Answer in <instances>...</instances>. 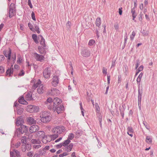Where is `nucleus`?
<instances>
[{
  "label": "nucleus",
  "instance_id": "393cba45",
  "mask_svg": "<svg viewBox=\"0 0 157 157\" xmlns=\"http://www.w3.org/2000/svg\"><path fill=\"white\" fill-rule=\"evenodd\" d=\"M25 98L27 100L31 101L33 100L32 93L31 92H29L26 94Z\"/></svg>",
  "mask_w": 157,
  "mask_h": 157
},
{
  "label": "nucleus",
  "instance_id": "f704fd0d",
  "mask_svg": "<svg viewBox=\"0 0 157 157\" xmlns=\"http://www.w3.org/2000/svg\"><path fill=\"white\" fill-rule=\"evenodd\" d=\"M101 24V20L100 17H98L96 21V25L98 27H100Z\"/></svg>",
  "mask_w": 157,
  "mask_h": 157
},
{
  "label": "nucleus",
  "instance_id": "ddd939ff",
  "mask_svg": "<svg viewBox=\"0 0 157 157\" xmlns=\"http://www.w3.org/2000/svg\"><path fill=\"white\" fill-rule=\"evenodd\" d=\"M39 129V127L37 125H33L29 128V131L31 133H32L38 130Z\"/></svg>",
  "mask_w": 157,
  "mask_h": 157
},
{
  "label": "nucleus",
  "instance_id": "a878e982",
  "mask_svg": "<svg viewBox=\"0 0 157 157\" xmlns=\"http://www.w3.org/2000/svg\"><path fill=\"white\" fill-rule=\"evenodd\" d=\"M38 93L40 94L43 93L44 92L43 89V86L42 85H40L37 89Z\"/></svg>",
  "mask_w": 157,
  "mask_h": 157
},
{
  "label": "nucleus",
  "instance_id": "a18cd8bd",
  "mask_svg": "<svg viewBox=\"0 0 157 157\" xmlns=\"http://www.w3.org/2000/svg\"><path fill=\"white\" fill-rule=\"evenodd\" d=\"M15 153L17 157H20V153L19 151L16 149H13V151Z\"/></svg>",
  "mask_w": 157,
  "mask_h": 157
},
{
  "label": "nucleus",
  "instance_id": "bb28decb",
  "mask_svg": "<svg viewBox=\"0 0 157 157\" xmlns=\"http://www.w3.org/2000/svg\"><path fill=\"white\" fill-rule=\"evenodd\" d=\"M31 142L33 144H39L41 143L40 140L39 139H32L31 140Z\"/></svg>",
  "mask_w": 157,
  "mask_h": 157
},
{
  "label": "nucleus",
  "instance_id": "49530a36",
  "mask_svg": "<svg viewBox=\"0 0 157 157\" xmlns=\"http://www.w3.org/2000/svg\"><path fill=\"white\" fill-rule=\"evenodd\" d=\"M136 35V33L134 31H133L132 33V35L130 36V38L131 40H133L134 38V37Z\"/></svg>",
  "mask_w": 157,
  "mask_h": 157
},
{
  "label": "nucleus",
  "instance_id": "8fccbe9b",
  "mask_svg": "<svg viewBox=\"0 0 157 157\" xmlns=\"http://www.w3.org/2000/svg\"><path fill=\"white\" fill-rule=\"evenodd\" d=\"M143 16V14L142 12L140 13L139 14L138 17V19L139 21L141 22L142 20V16Z\"/></svg>",
  "mask_w": 157,
  "mask_h": 157
},
{
  "label": "nucleus",
  "instance_id": "7c9ffc66",
  "mask_svg": "<svg viewBox=\"0 0 157 157\" xmlns=\"http://www.w3.org/2000/svg\"><path fill=\"white\" fill-rule=\"evenodd\" d=\"M32 37L34 42L36 44H37L39 43V41H38V38H37V35L36 34H32Z\"/></svg>",
  "mask_w": 157,
  "mask_h": 157
},
{
  "label": "nucleus",
  "instance_id": "b1692460",
  "mask_svg": "<svg viewBox=\"0 0 157 157\" xmlns=\"http://www.w3.org/2000/svg\"><path fill=\"white\" fill-rule=\"evenodd\" d=\"M45 47H44L42 46H38V49L40 54H45L46 53V50L45 48Z\"/></svg>",
  "mask_w": 157,
  "mask_h": 157
},
{
  "label": "nucleus",
  "instance_id": "0eeeda50",
  "mask_svg": "<svg viewBox=\"0 0 157 157\" xmlns=\"http://www.w3.org/2000/svg\"><path fill=\"white\" fill-rule=\"evenodd\" d=\"M43 76L45 78H49L51 74V68L49 67L45 68L43 71Z\"/></svg>",
  "mask_w": 157,
  "mask_h": 157
},
{
  "label": "nucleus",
  "instance_id": "ea45409f",
  "mask_svg": "<svg viewBox=\"0 0 157 157\" xmlns=\"http://www.w3.org/2000/svg\"><path fill=\"white\" fill-rule=\"evenodd\" d=\"M28 26L32 31L35 32V29L34 28L33 25L30 22L28 23Z\"/></svg>",
  "mask_w": 157,
  "mask_h": 157
},
{
  "label": "nucleus",
  "instance_id": "c9c22d12",
  "mask_svg": "<svg viewBox=\"0 0 157 157\" xmlns=\"http://www.w3.org/2000/svg\"><path fill=\"white\" fill-rule=\"evenodd\" d=\"M38 154L39 155H45L46 154V151L43 149H40L38 151Z\"/></svg>",
  "mask_w": 157,
  "mask_h": 157
},
{
  "label": "nucleus",
  "instance_id": "a19ab883",
  "mask_svg": "<svg viewBox=\"0 0 157 157\" xmlns=\"http://www.w3.org/2000/svg\"><path fill=\"white\" fill-rule=\"evenodd\" d=\"M119 109L120 110L121 115L122 116V118H123L124 117V112L125 110L122 109L121 107V106L119 107Z\"/></svg>",
  "mask_w": 157,
  "mask_h": 157
},
{
  "label": "nucleus",
  "instance_id": "58836bf2",
  "mask_svg": "<svg viewBox=\"0 0 157 157\" xmlns=\"http://www.w3.org/2000/svg\"><path fill=\"white\" fill-rule=\"evenodd\" d=\"M20 131H21L20 128L17 129L15 132V135L17 136V137L19 136L20 135L22 134L21 132Z\"/></svg>",
  "mask_w": 157,
  "mask_h": 157
},
{
  "label": "nucleus",
  "instance_id": "6e6d98bb",
  "mask_svg": "<svg viewBox=\"0 0 157 157\" xmlns=\"http://www.w3.org/2000/svg\"><path fill=\"white\" fill-rule=\"evenodd\" d=\"M41 147L40 145L38 144L34 145L33 146V149H38L40 148Z\"/></svg>",
  "mask_w": 157,
  "mask_h": 157
},
{
  "label": "nucleus",
  "instance_id": "79ce46f5",
  "mask_svg": "<svg viewBox=\"0 0 157 157\" xmlns=\"http://www.w3.org/2000/svg\"><path fill=\"white\" fill-rule=\"evenodd\" d=\"M21 142L25 144L26 143V137L25 136H23L21 139Z\"/></svg>",
  "mask_w": 157,
  "mask_h": 157
},
{
  "label": "nucleus",
  "instance_id": "c03bdc74",
  "mask_svg": "<svg viewBox=\"0 0 157 157\" xmlns=\"http://www.w3.org/2000/svg\"><path fill=\"white\" fill-rule=\"evenodd\" d=\"M34 27L35 28V31H36L38 33H40V29L39 26L36 24L34 25Z\"/></svg>",
  "mask_w": 157,
  "mask_h": 157
},
{
  "label": "nucleus",
  "instance_id": "4be33fe9",
  "mask_svg": "<svg viewBox=\"0 0 157 157\" xmlns=\"http://www.w3.org/2000/svg\"><path fill=\"white\" fill-rule=\"evenodd\" d=\"M97 116L98 118V120L99 122L100 127L101 128H102L101 122L102 118V115L100 113H98L97 114Z\"/></svg>",
  "mask_w": 157,
  "mask_h": 157
},
{
  "label": "nucleus",
  "instance_id": "72a5a7b5",
  "mask_svg": "<svg viewBox=\"0 0 157 157\" xmlns=\"http://www.w3.org/2000/svg\"><path fill=\"white\" fill-rule=\"evenodd\" d=\"M23 110L24 109L22 108H17V113L18 115H21L22 113Z\"/></svg>",
  "mask_w": 157,
  "mask_h": 157
},
{
  "label": "nucleus",
  "instance_id": "1a4fd4ad",
  "mask_svg": "<svg viewBox=\"0 0 157 157\" xmlns=\"http://www.w3.org/2000/svg\"><path fill=\"white\" fill-rule=\"evenodd\" d=\"M33 56L37 61H39L40 62H43L45 58L44 56L40 55L36 52L33 53Z\"/></svg>",
  "mask_w": 157,
  "mask_h": 157
},
{
  "label": "nucleus",
  "instance_id": "864d4df0",
  "mask_svg": "<svg viewBox=\"0 0 157 157\" xmlns=\"http://www.w3.org/2000/svg\"><path fill=\"white\" fill-rule=\"evenodd\" d=\"M143 124L147 129L148 130H149L150 129L149 126L148 125L147 123L145 121H143Z\"/></svg>",
  "mask_w": 157,
  "mask_h": 157
},
{
  "label": "nucleus",
  "instance_id": "dca6fc26",
  "mask_svg": "<svg viewBox=\"0 0 157 157\" xmlns=\"http://www.w3.org/2000/svg\"><path fill=\"white\" fill-rule=\"evenodd\" d=\"M11 50L10 48H9V50L8 51H4V54L5 56L8 58V62H9L11 59Z\"/></svg>",
  "mask_w": 157,
  "mask_h": 157
},
{
  "label": "nucleus",
  "instance_id": "4468645a",
  "mask_svg": "<svg viewBox=\"0 0 157 157\" xmlns=\"http://www.w3.org/2000/svg\"><path fill=\"white\" fill-rule=\"evenodd\" d=\"M13 65L12 64L10 68L8 67L7 69L6 72V75H9V77L12 76V75L13 73Z\"/></svg>",
  "mask_w": 157,
  "mask_h": 157
},
{
  "label": "nucleus",
  "instance_id": "5fc2aeb1",
  "mask_svg": "<svg viewBox=\"0 0 157 157\" xmlns=\"http://www.w3.org/2000/svg\"><path fill=\"white\" fill-rule=\"evenodd\" d=\"M5 72L4 67L2 66H0V74H2Z\"/></svg>",
  "mask_w": 157,
  "mask_h": 157
},
{
  "label": "nucleus",
  "instance_id": "2f4dec72",
  "mask_svg": "<svg viewBox=\"0 0 157 157\" xmlns=\"http://www.w3.org/2000/svg\"><path fill=\"white\" fill-rule=\"evenodd\" d=\"M41 81L40 79H38L37 82L34 83L33 85V88L34 89H36L37 87H38L39 85H41Z\"/></svg>",
  "mask_w": 157,
  "mask_h": 157
},
{
  "label": "nucleus",
  "instance_id": "2eb2a0df",
  "mask_svg": "<svg viewBox=\"0 0 157 157\" xmlns=\"http://www.w3.org/2000/svg\"><path fill=\"white\" fill-rule=\"evenodd\" d=\"M53 103V100L51 98H48L47 100V101L45 102V103L48 105V108L49 109H51L53 107L52 105H50L51 104Z\"/></svg>",
  "mask_w": 157,
  "mask_h": 157
},
{
  "label": "nucleus",
  "instance_id": "aec40b11",
  "mask_svg": "<svg viewBox=\"0 0 157 157\" xmlns=\"http://www.w3.org/2000/svg\"><path fill=\"white\" fill-rule=\"evenodd\" d=\"M133 128L131 126H128L127 127V134L131 137H132L133 136Z\"/></svg>",
  "mask_w": 157,
  "mask_h": 157
},
{
  "label": "nucleus",
  "instance_id": "9b49d317",
  "mask_svg": "<svg viewBox=\"0 0 157 157\" xmlns=\"http://www.w3.org/2000/svg\"><path fill=\"white\" fill-rule=\"evenodd\" d=\"M48 93L51 95H57L60 94V92L59 90L56 88H53L49 90Z\"/></svg>",
  "mask_w": 157,
  "mask_h": 157
},
{
  "label": "nucleus",
  "instance_id": "37998d69",
  "mask_svg": "<svg viewBox=\"0 0 157 157\" xmlns=\"http://www.w3.org/2000/svg\"><path fill=\"white\" fill-rule=\"evenodd\" d=\"M95 43V41L94 40L91 39L88 42V45L90 46H92L94 45Z\"/></svg>",
  "mask_w": 157,
  "mask_h": 157
},
{
  "label": "nucleus",
  "instance_id": "c85d7f7f",
  "mask_svg": "<svg viewBox=\"0 0 157 157\" xmlns=\"http://www.w3.org/2000/svg\"><path fill=\"white\" fill-rule=\"evenodd\" d=\"M18 102L20 104L23 105H26L28 104V102L25 100L24 97H22L18 100Z\"/></svg>",
  "mask_w": 157,
  "mask_h": 157
},
{
  "label": "nucleus",
  "instance_id": "20e7f679",
  "mask_svg": "<svg viewBox=\"0 0 157 157\" xmlns=\"http://www.w3.org/2000/svg\"><path fill=\"white\" fill-rule=\"evenodd\" d=\"M35 137H38L39 138L42 139V141L43 143H46L48 142H50L49 141L47 140L44 141V140L48 138L47 136L45 135V133L43 131H39L36 133Z\"/></svg>",
  "mask_w": 157,
  "mask_h": 157
},
{
  "label": "nucleus",
  "instance_id": "69168bd1",
  "mask_svg": "<svg viewBox=\"0 0 157 157\" xmlns=\"http://www.w3.org/2000/svg\"><path fill=\"white\" fill-rule=\"evenodd\" d=\"M25 74V72L23 70H21L20 73L18 74V75L19 76H23Z\"/></svg>",
  "mask_w": 157,
  "mask_h": 157
},
{
  "label": "nucleus",
  "instance_id": "774afa93",
  "mask_svg": "<svg viewBox=\"0 0 157 157\" xmlns=\"http://www.w3.org/2000/svg\"><path fill=\"white\" fill-rule=\"evenodd\" d=\"M140 64V62L139 60H137L136 61V68L137 69L138 67Z\"/></svg>",
  "mask_w": 157,
  "mask_h": 157
},
{
  "label": "nucleus",
  "instance_id": "13d9d810",
  "mask_svg": "<svg viewBox=\"0 0 157 157\" xmlns=\"http://www.w3.org/2000/svg\"><path fill=\"white\" fill-rule=\"evenodd\" d=\"M67 27L68 29H69L70 28L71 26V23L69 21H68L66 24Z\"/></svg>",
  "mask_w": 157,
  "mask_h": 157
},
{
  "label": "nucleus",
  "instance_id": "6ab92c4d",
  "mask_svg": "<svg viewBox=\"0 0 157 157\" xmlns=\"http://www.w3.org/2000/svg\"><path fill=\"white\" fill-rule=\"evenodd\" d=\"M74 135L73 133H70L68 136L67 139L64 140V141H67V144L68 145H69V144L71 143H70L71 142V140H72L74 138Z\"/></svg>",
  "mask_w": 157,
  "mask_h": 157
},
{
  "label": "nucleus",
  "instance_id": "338daca9",
  "mask_svg": "<svg viewBox=\"0 0 157 157\" xmlns=\"http://www.w3.org/2000/svg\"><path fill=\"white\" fill-rule=\"evenodd\" d=\"M27 155L29 157H32L33 155V152L32 151H29L27 153Z\"/></svg>",
  "mask_w": 157,
  "mask_h": 157
},
{
  "label": "nucleus",
  "instance_id": "9d476101",
  "mask_svg": "<svg viewBox=\"0 0 157 157\" xmlns=\"http://www.w3.org/2000/svg\"><path fill=\"white\" fill-rule=\"evenodd\" d=\"M59 76L55 75L53 76L52 78V86L54 87H56L57 86L59 82Z\"/></svg>",
  "mask_w": 157,
  "mask_h": 157
},
{
  "label": "nucleus",
  "instance_id": "412c9836",
  "mask_svg": "<svg viewBox=\"0 0 157 157\" xmlns=\"http://www.w3.org/2000/svg\"><path fill=\"white\" fill-rule=\"evenodd\" d=\"M19 128L21 131L20 132H21L22 134L24 132H25L28 131V127L23 124H21Z\"/></svg>",
  "mask_w": 157,
  "mask_h": 157
},
{
  "label": "nucleus",
  "instance_id": "7ed1b4c3",
  "mask_svg": "<svg viewBox=\"0 0 157 157\" xmlns=\"http://www.w3.org/2000/svg\"><path fill=\"white\" fill-rule=\"evenodd\" d=\"M67 141H64L63 142L59 144H57L56 145V147L57 148H60L62 146L64 147L63 150L67 152L71 151L73 147V144L71 143L68 145L67 144Z\"/></svg>",
  "mask_w": 157,
  "mask_h": 157
},
{
  "label": "nucleus",
  "instance_id": "4d7b16f0",
  "mask_svg": "<svg viewBox=\"0 0 157 157\" xmlns=\"http://www.w3.org/2000/svg\"><path fill=\"white\" fill-rule=\"evenodd\" d=\"M128 37L127 36V33H126L125 35L124 36V45H125L126 44L127 41V40Z\"/></svg>",
  "mask_w": 157,
  "mask_h": 157
},
{
  "label": "nucleus",
  "instance_id": "f03ea898",
  "mask_svg": "<svg viewBox=\"0 0 157 157\" xmlns=\"http://www.w3.org/2000/svg\"><path fill=\"white\" fill-rule=\"evenodd\" d=\"M40 120L44 123H48L51 120V117L50 112L44 111L40 114Z\"/></svg>",
  "mask_w": 157,
  "mask_h": 157
},
{
  "label": "nucleus",
  "instance_id": "473e14b6",
  "mask_svg": "<svg viewBox=\"0 0 157 157\" xmlns=\"http://www.w3.org/2000/svg\"><path fill=\"white\" fill-rule=\"evenodd\" d=\"M146 142L148 144H151L152 143V138L150 136H147L146 139Z\"/></svg>",
  "mask_w": 157,
  "mask_h": 157
},
{
  "label": "nucleus",
  "instance_id": "a211bd4d",
  "mask_svg": "<svg viewBox=\"0 0 157 157\" xmlns=\"http://www.w3.org/2000/svg\"><path fill=\"white\" fill-rule=\"evenodd\" d=\"M38 39L40 41V44L42 46L44 47H45L46 46L45 40L43 36L41 35L38 36Z\"/></svg>",
  "mask_w": 157,
  "mask_h": 157
},
{
  "label": "nucleus",
  "instance_id": "f8f14e48",
  "mask_svg": "<svg viewBox=\"0 0 157 157\" xmlns=\"http://www.w3.org/2000/svg\"><path fill=\"white\" fill-rule=\"evenodd\" d=\"M81 55L84 57H88L90 56V51L87 49H83L81 52Z\"/></svg>",
  "mask_w": 157,
  "mask_h": 157
},
{
  "label": "nucleus",
  "instance_id": "052dcab7",
  "mask_svg": "<svg viewBox=\"0 0 157 157\" xmlns=\"http://www.w3.org/2000/svg\"><path fill=\"white\" fill-rule=\"evenodd\" d=\"M28 5L30 8H32L33 6L31 2V0H28Z\"/></svg>",
  "mask_w": 157,
  "mask_h": 157
},
{
  "label": "nucleus",
  "instance_id": "603ef678",
  "mask_svg": "<svg viewBox=\"0 0 157 157\" xmlns=\"http://www.w3.org/2000/svg\"><path fill=\"white\" fill-rule=\"evenodd\" d=\"M22 59L21 56H20L18 57L17 60V62L19 64L21 63L22 62Z\"/></svg>",
  "mask_w": 157,
  "mask_h": 157
},
{
  "label": "nucleus",
  "instance_id": "bf43d9fd",
  "mask_svg": "<svg viewBox=\"0 0 157 157\" xmlns=\"http://www.w3.org/2000/svg\"><path fill=\"white\" fill-rule=\"evenodd\" d=\"M16 123L17 125L18 126H19V125L21 126V121L18 119L16 120Z\"/></svg>",
  "mask_w": 157,
  "mask_h": 157
},
{
  "label": "nucleus",
  "instance_id": "c756f323",
  "mask_svg": "<svg viewBox=\"0 0 157 157\" xmlns=\"http://www.w3.org/2000/svg\"><path fill=\"white\" fill-rule=\"evenodd\" d=\"M20 142L18 141L14 146V144L12 143V141H11V147L12 148H14L15 147L16 148H17L20 146Z\"/></svg>",
  "mask_w": 157,
  "mask_h": 157
},
{
  "label": "nucleus",
  "instance_id": "09e8293b",
  "mask_svg": "<svg viewBox=\"0 0 157 157\" xmlns=\"http://www.w3.org/2000/svg\"><path fill=\"white\" fill-rule=\"evenodd\" d=\"M76 134L77 136L79 137L82 135V131L80 130H78L76 132Z\"/></svg>",
  "mask_w": 157,
  "mask_h": 157
},
{
  "label": "nucleus",
  "instance_id": "6e6552de",
  "mask_svg": "<svg viewBox=\"0 0 157 157\" xmlns=\"http://www.w3.org/2000/svg\"><path fill=\"white\" fill-rule=\"evenodd\" d=\"M26 110L30 113L36 112L39 110V107L35 105H29L27 106Z\"/></svg>",
  "mask_w": 157,
  "mask_h": 157
},
{
  "label": "nucleus",
  "instance_id": "39448f33",
  "mask_svg": "<svg viewBox=\"0 0 157 157\" xmlns=\"http://www.w3.org/2000/svg\"><path fill=\"white\" fill-rule=\"evenodd\" d=\"M65 130V128L63 126H57L53 128L52 132L59 134L63 132Z\"/></svg>",
  "mask_w": 157,
  "mask_h": 157
},
{
  "label": "nucleus",
  "instance_id": "4c0bfd02",
  "mask_svg": "<svg viewBox=\"0 0 157 157\" xmlns=\"http://www.w3.org/2000/svg\"><path fill=\"white\" fill-rule=\"evenodd\" d=\"M54 134H52L50 136V137L52 140H54L59 136L58 134L56 133H54Z\"/></svg>",
  "mask_w": 157,
  "mask_h": 157
},
{
  "label": "nucleus",
  "instance_id": "3c124183",
  "mask_svg": "<svg viewBox=\"0 0 157 157\" xmlns=\"http://www.w3.org/2000/svg\"><path fill=\"white\" fill-rule=\"evenodd\" d=\"M68 155V153L66 152H65L63 153L60 154L59 156V157H63V156L67 155Z\"/></svg>",
  "mask_w": 157,
  "mask_h": 157
},
{
  "label": "nucleus",
  "instance_id": "e433bc0d",
  "mask_svg": "<svg viewBox=\"0 0 157 157\" xmlns=\"http://www.w3.org/2000/svg\"><path fill=\"white\" fill-rule=\"evenodd\" d=\"M142 75H143L142 73L141 72V73H140L137 79L136 82H137V84H138V85H140V81L142 77Z\"/></svg>",
  "mask_w": 157,
  "mask_h": 157
},
{
  "label": "nucleus",
  "instance_id": "cd10ccee",
  "mask_svg": "<svg viewBox=\"0 0 157 157\" xmlns=\"http://www.w3.org/2000/svg\"><path fill=\"white\" fill-rule=\"evenodd\" d=\"M131 13H132V20H134L136 22V21L135 20V19L137 15L135 13V8H133L131 9Z\"/></svg>",
  "mask_w": 157,
  "mask_h": 157
},
{
  "label": "nucleus",
  "instance_id": "f3484780",
  "mask_svg": "<svg viewBox=\"0 0 157 157\" xmlns=\"http://www.w3.org/2000/svg\"><path fill=\"white\" fill-rule=\"evenodd\" d=\"M143 93V89L140 88V85L138 86V100H141Z\"/></svg>",
  "mask_w": 157,
  "mask_h": 157
},
{
  "label": "nucleus",
  "instance_id": "0e129e2a",
  "mask_svg": "<svg viewBox=\"0 0 157 157\" xmlns=\"http://www.w3.org/2000/svg\"><path fill=\"white\" fill-rule=\"evenodd\" d=\"M114 26L115 29L117 30L119 28L118 23L117 22H116V23L114 24Z\"/></svg>",
  "mask_w": 157,
  "mask_h": 157
},
{
  "label": "nucleus",
  "instance_id": "f257e3e1",
  "mask_svg": "<svg viewBox=\"0 0 157 157\" xmlns=\"http://www.w3.org/2000/svg\"><path fill=\"white\" fill-rule=\"evenodd\" d=\"M62 101L58 98H55L53 99V105L52 107L53 110L56 111L58 114L61 113L64 110V107L61 105Z\"/></svg>",
  "mask_w": 157,
  "mask_h": 157
},
{
  "label": "nucleus",
  "instance_id": "5701e85b",
  "mask_svg": "<svg viewBox=\"0 0 157 157\" xmlns=\"http://www.w3.org/2000/svg\"><path fill=\"white\" fill-rule=\"evenodd\" d=\"M27 121L29 124H34L36 123V121L33 117H28L27 119Z\"/></svg>",
  "mask_w": 157,
  "mask_h": 157
},
{
  "label": "nucleus",
  "instance_id": "680f3d73",
  "mask_svg": "<svg viewBox=\"0 0 157 157\" xmlns=\"http://www.w3.org/2000/svg\"><path fill=\"white\" fill-rule=\"evenodd\" d=\"M69 65L70 66V68H71L70 69L71 70V74L72 75H73V67H72V64L71 62H70V63H69Z\"/></svg>",
  "mask_w": 157,
  "mask_h": 157
},
{
  "label": "nucleus",
  "instance_id": "de8ad7c7",
  "mask_svg": "<svg viewBox=\"0 0 157 157\" xmlns=\"http://www.w3.org/2000/svg\"><path fill=\"white\" fill-rule=\"evenodd\" d=\"M31 148V145L29 144H27L25 146V148L27 151L30 150Z\"/></svg>",
  "mask_w": 157,
  "mask_h": 157
},
{
  "label": "nucleus",
  "instance_id": "423d86ee",
  "mask_svg": "<svg viewBox=\"0 0 157 157\" xmlns=\"http://www.w3.org/2000/svg\"><path fill=\"white\" fill-rule=\"evenodd\" d=\"M9 16L10 18H12L15 14V7L14 3H12L10 5L9 10Z\"/></svg>",
  "mask_w": 157,
  "mask_h": 157
},
{
  "label": "nucleus",
  "instance_id": "e2e57ef3",
  "mask_svg": "<svg viewBox=\"0 0 157 157\" xmlns=\"http://www.w3.org/2000/svg\"><path fill=\"white\" fill-rule=\"evenodd\" d=\"M31 17H32V19H33V20H34V21L36 20V19L35 17V14H34V13L33 12L32 13Z\"/></svg>",
  "mask_w": 157,
  "mask_h": 157
}]
</instances>
